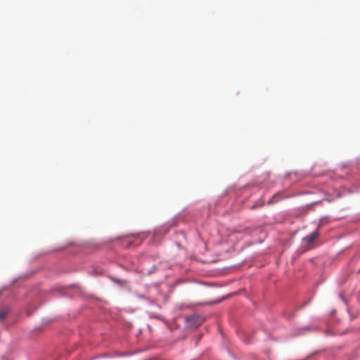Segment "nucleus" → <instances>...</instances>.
Listing matches in <instances>:
<instances>
[{"label": "nucleus", "mask_w": 360, "mask_h": 360, "mask_svg": "<svg viewBox=\"0 0 360 360\" xmlns=\"http://www.w3.org/2000/svg\"><path fill=\"white\" fill-rule=\"evenodd\" d=\"M318 236H319V231L316 230V231H314L312 233H311L307 236L303 238V241L306 244L309 245V244L312 243L318 238Z\"/></svg>", "instance_id": "obj_1"}, {"label": "nucleus", "mask_w": 360, "mask_h": 360, "mask_svg": "<svg viewBox=\"0 0 360 360\" xmlns=\"http://www.w3.org/2000/svg\"><path fill=\"white\" fill-rule=\"evenodd\" d=\"M7 310L6 309H2V310H0V320H3L7 315Z\"/></svg>", "instance_id": "obj_2"}]
</instances>
